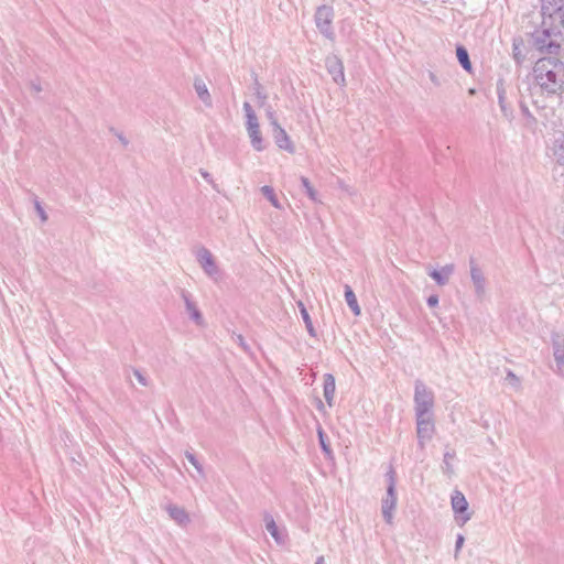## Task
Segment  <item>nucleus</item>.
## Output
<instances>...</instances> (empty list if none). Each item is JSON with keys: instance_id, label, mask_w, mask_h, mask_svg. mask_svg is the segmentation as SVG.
I'll use <instances>...</instances> for the list:
<instances>
[{"instance_id": "obj_1", "label": "nucleus", "mask_w": 564, "mask_h": 564, "mask_svg": "<svg viewBox=\"0 0 564 564\" xmlns=\"http://www.w3.org/2000/svg\"><path fill=\"white\" fill-rule=\"evenodd\" d=\"M534 76L538 84L549 93L564 90V63L557 58L539 59L534 66Z\"/></svg>"}, {"instance_id": "obj_2", "label": "nucleus", "mask_w": 564, "mask_h": 564, "mask_svg": "<svg viewBox=\"0 0 564 564\" xmlns=\"http://www.w3.org/2000/svg\"><path fill=\"white\" fill-rule=\"evenodd\" d=\"M243 109H245L246 116H247V130H248V134L251 140V143H252V147L257 151H261V150H263V144H262V137H261L259 123L257 120V116L248 102H246L243 105Z\"/></svg>"}, {"instance_id": "obj_3", "label": "nucleus", "mask_w": 564, "mask_h": 564, "mask_svg": "<svg viewBox=\"0 0 564 564\" xmlns=\"http://www.w3.org/2000/svg\"><path fill=\"white\" fill-rule=\"evenodd\" d=\"M452 508L456 514V520L464 525L469 519L468 502L460 491H455L452 496Z\"/></svg>"}, {"instance_id": "obj_4", "label": "nucleus", "mask_w": 564, "mask_h": 564, "mask_svg": "<svg viewBox=\"0 0 564 564\" xmlns=\"http://www.w3.org/2000/svg\"><path fill=\"white\" fill-rule=\"evenodd\" d=\"M415 404L417 415H427V412L433 405V395L422 384L416 386L415 389Z\"/></svg>"}, {"instance_id": "obj_5", "label": "nucleus", "mask_w": 564, "mask_h": 564, "mask_svg": "<svg viewBox=\"0 0 564 564\" xmlns=\"http://www.w3.org/2000/svg\"><path fill=\"white\" fill-rule=\"evenodd\" d=\"M333 20V10L328 7H322L316 12V24L321 31H328Z\"/></svg>"}, {"instance_id": "obj_6", "label": "nucleus", "mask_w": 564, "mask_h": 564, "mask_svg": "<svg viewBox=\"0 0 564 564\" xmlns=\"http://www.w3.org/2000/svg\"><path fill=\"white\" fill-rule=\"evenodd\" d=\"M433 430V422L430 416L417 415V436L421 440L430 438L432 436Z\"/></svg>"}, {"instance_id": "obj_7", "label": "nucleus", "mask_w": 564, "mask_h": 564, "mask_svg": "<svg viewBox=\"0 0 564 564\" xmlns=\"http://www.w3.org/2000/svg\"><path fill=\"white\" fill-rule=\"evenodd\" d=\"M388 495L390 497V500H387L384 506H383V514H384L387 521L391 522L392 521V510L394 509L395 501H397V498H395V495H394V485H393V482H391L389 488H388Z\"/></svg>"}, {"instance_id": "obj_8", "label": "nucleus", "mask_w": 564, "mask_h": 564, "mask_svg": "<svg viewBox=\"0 0 564 564\" xmlns=\"http://www.w3.org/2000/svg\"><path fill=\"white\" fill-rule=\"evenodd\" d=\"M335 394V379L332 375H326L324 378V395L329 405Z\"/></svg>"}, {"instance_id": "obj_9", "label": "nucleus", "mask_w": 564, "mask_h": 564, "mask_svg": "<svg viewBox=\"0 0 564 564\" xmlns=\"http://www.w3.org/2000/svg\"><path fill=\"white\" fill-rule=\"evenodd\" d=\"M278 130H279V137L276 139V143L281 148V149H284L291 153L294 152V145L290 139V137L288 135V133L285 132L284 129H282L280 126H278Z\"/></svg>"}, {"instance_id": "obj_10", "label": "nucleus", "mask_w": 564, "mask_h": 564, "mask_svg": "<svg viewBox=\"0 0 564 564\" xmlns=\"http://www.w3.org/2000/svg\"><path fill=\"white\" fill-rule=\"evenodd\" d=\"M345 299H346L348 306L354 312V314L356 316H359L361 313L360 306L358 304L355 293L352 292L351 288L348 285L345 288Z\"/></svg>"}, {"instance_id": "obj_11", "label": "nucleus", "mask_w": 564, "mask_h": 564, "mask_svg": "<svg viewBox=\"0 0 564 564\" xmlns=\"http://www.w3.org/2000/svg\"><path fill=\"white\" fill-rule=\"evenodd\" d=\"M453 271L452 265H447L443 268L441 271H433L431 273V276L438 283V284H445Z\"/></svg>"}, {"instance_id": "obj_12", "label": "nucleus", "mask_w": 564, "mask_h": 564, "mask_svg": "<svg viewBox=\"0 0 564 564\" xmlns=\"http://www.w3.org/2000/svg\"><path fill=\"white\" fill-rule=\"evenodd\" d=\"M456 55H457V58L460 63V65L467 70V72H470L471 70V63L469 61V57H468V53L467 51L463 47V46H458L456 48Z\"/></svg>"}, {"instance_id": "obj_13", "label": "nucleus", "mask_w": 564, "mask_h": 564, "mask_svg": "<svg viewBox=\"0 0 564 564\" xmlns=\"http://www.w3.org/2000/svg\"><path fill=\"white\" fill-rule=\"evenodd\" d=\"M263 195L270 200V203L275 207V208H281V205L278 200V197L276 195L274 194V191L272 187L270 186H263L261 188Z\"/></svg>"}, {"instance_id": "obj_14", "label": "nucleus", "mask_w": 564, "mask_h": 564, "mask_svg": "<svg viewBox=\"0 0 564 564\" xmlns=\"http://www.w3.org/2000/svg\"><path fill=\"white\" fill-rule=\"evenodd\" d=\"M170 514L173 519H175L176 521H178L181 523H183L187 520V514L185 513V511L177 507L170 508Z\"/></svg>"}, {"instance_id": "obj_15", "label": "nucleus", "mask_w": 564, "mask_h": 564, "mask_svg": "<svg viewBox=\"0 0 564 564\" xmlns=\"http://www.w3.org/2000/svg\"><path fill=\"white\" fill-rule=\"evenodd\" d=\"M300 306H301V314H302L303 319H304V322L306 324V327H307L308 332L311 334H313L314 333V328H313L312 319H311L306 308L303 306V304H300Z\"/></svg>"}, {"instance_id": "obj_16", "label": "nucleus", "mask_w": 564, "mask_h": 564, "mask_svg": "<svg viewBox=\"0 0 564 564\" xmlns=\"http://www.w3.org/2000/svg\"><path fill=\"white\" fill-rule=\"evenodd\" d=\"M302 183H303L304 187L306 188L308 196L312 199H316V191L313 188L310 181L306 177H303Z\"/></svg>"}, {"instance_id": "obj_17", "label": "nucleus", "mask_w": 564, "mask_h": 564, "mask_svg": "<svg viewBox=\"0 0 564 564\" xmlns=\"http://www.w3.org/2000/svg\"><path fill=\"white\" fill-rule=\"evenodd\" d=\"M267 529L268 531L271 533V535L278 540V528H276V524L275 522L270 519L269 521H267Z\"/></svg>"}, {"instance_id": "obj_18", "label": "nucleus", "mask_w": 564, "mask_h": 564, "mask_svg": "<svg viewBox=\"0 0 564 564\" xmlns=\"http://www.w3.org/2000/svg\"><path fill=\"white\" fill-rule=\"evenodd\" d=\"M196 88L202 98H204V96H208V91L205 85H197Z\"/></svg>"}, {"instance_id": "obj_19", "label": "nucleus", "mask_w": 564, "mask_h": 564, "mask_svg": "<svg viewBox=\"0 0 564 564\" xmlns=\"http://www.w3.org/2000/svg\"><path fill=\"white\" fill-rule=\"evenodd\" d=\"M319 438H321V443H322V446H323L324 451H325V452H328V447L326 446V444H325V442H324L322 431H319Z\"/></svg>"}, {"instance_id": "obj_20", "label": "nucleus", "mask_w": 564, "mask_h": 564, "mask_svg": "<svg viewBox=\"0 0 564 564\" xmlns=\"http://www.w3.org/2000/svg\"><path fill=\"white\" fill-rule=\"evenodd\" d=\"M427 302L431 306H434L437 304V297L431 296Z\"/></svg>"}, {"instance_id": "obj_21", "label": "nucleus", "mask_w": 564, "mask_h": 564, "mask_svg": "<svg viewBox=\"0 0 564 564\" xmlns=\"http://www.w3.org/2000/svg\"><path fill=\"white\" fill-rule=\"evenodd\" d=\"M463 536H459L458 540H457V546L459 547L462 544H463Z\"/></svg>"}, {"instance_id": "obj_22", "label": "nucleus", "mask_w": 564, "mask_h": 564, "mask_svg": "<svg viewBox=\"0 0 564 564\" xmlns=\"http://www.w3.org/2000/svg\"><path fill=\"white\" fill-rule=\"evenodd\" d=\"M322 563H323V558H319L316 564H322Z\"/></svg>"}]
</instances>
